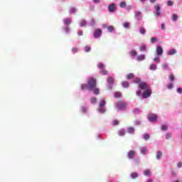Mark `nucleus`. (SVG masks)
Here are the masks:
<instances>
[{
    "mask_svg": "<svg viewBox=\"0 0 182 182\" xmlns=\"http://www.w3.org/2000/svg\"><path fill=\"white\" fill-rule=\"evenodd\" d=\"M174 182H179L178 181H174Z\"/></svg>",
    "mask_w": 182,
    "mask_h": 182,
    "instance_id": "nucleus-64",
    "label": "nucleus"
},
{
    "mask_svg": "<svg viewBox=\"0 0 182 182\" xmlns=\"http://www.w3.org/2000/svg\"><path fill=\"white\" fill-rule=\"evenodd\" d=\"M163 47L161 46H157L156 47V55L158 56H161V55H163Z\"/></svg>",
    "mask_w": 182,
    "mask_h": 182,
    "instance_id": "nucleus-8",
    "label": "nucleus"
},
{
    "mask_svg": "<svg viewBox=\"0 0 182 182\" xmlns=\"http://www.w3.org/2000/svg\"><path fill=\"white\" fill-rule=\"evenodd\" d=\"M88 86H89V90H93L97 86V80L95 78H90L88 80Z\"/></svg>",
    "mask_w": 182,
    "mask_h": 182,
    "instance_id": "nucleus-2",
    "label": "nucleus"
},
{
    "mask_svg": "<svg viewBox=\"0 0 182 182\" xmlns=\"http://www.w3.org/2000/svg\"><path fill=\"white\" fill-rule=\"evenodd\" d=\"M156 0H149V1L151 2V4H154L156 3Z\"/></svg>",
    "mask_w": 182,
    "mask_h": 182,
    "instance_id": "nucleus-62",
    "label": "nucleus"
},
{
    "mask_svg": "<svg viewBox=\"0 0 182 182\" xmlns=\"http://www.w3.org/2000/svg\"><path fill=\"white\" fill-rule=\"evenodd\" d=\"M131 177L132 178L134 179V178H137V177H139V173L137 172H132L131 173Z\"/></svg>",
    "mask_w": 182,
    "mask_h": 182,
    "instance_id": "nucleus-15",
    "label": "nucleus"
},
{
    "mask_svg": "<svg viewBox=\"0 0 182 182\" xmlns=\"http://www.w3.org/2000/svg\"><path fill=\"white\" fill-rule=\"evenodd\" d=\"M93 2H95V4H99V2H100V0H93Z\"/></svg>",
    "mask_w": 182,
    "mask_h": 182,
    "instance_id": "nucleus-61",
    "label": "nucleus"
},
{
    "mask_svg": "<svg viewBox=\"0 0 182 182\" xmlns=\"http://www.w3.org/2000/svg\"><path fill=\"white\" fill-rule=\"evenodd\" d=\"M134 83H137L138 87L141 89V90H145L142 93L143 99H147V97H150L151 96V89L149 88L147 82L141 81L140 78H135Z\"/></svg>",
    "mask_w": 182,
    "mask_h": 182,
    "instance_id": "nucleus-1",
    "label": "nucleus"
},
{
    "mask_svg": "<svg viewBox=\"0 0 182 182\" xmlns=\"http://www.w3.org/2000/svg\"><path fill=\"white\" fill-rule=\"evenodd\" d=\"M63 22H64L65 25H70V23H72V19H70V18H65L63 20Z\"/></svg>",
    "mask_w": 182,
    "mask_h": 182,
    "instance_id": "nucleus-13",
    "label": "nucleus"
},
{
    "mask_svg": "<svg viewBox=\"0 0 182 182\" xmlns=\"http://www.w3.org/2000/svg\"><path fill=\"white\" fill-rule=\"evenodd\" d=\"M114 97L117 98V97H122V92H117L114 94Z\"/></svg>",
    "mask_w": 182,
    "mask_h": 182,
    "instance_id": "nucleus-34",
    "label": "nucleus"
},
{
    "mask_svg": "<svg viewBox=\"0 0 182 182\" xmlns=\"http://www.w3.org/2000/svg\"><path fill=\"white\" fill-rule=\"evenodd\" d=\"M177 92H178V93H182V88L181 87H178V88H177Z\"/></svg>",
    "mask_w": 182,
    "mask_h": 182,
    "instance_id": "nucleus-58",
    "label": "nucleus"
},
{
    "mask_svg": "<svg viewBox=\"0 0 182 182\" xmlns=\"http://www.w3.org/2000/svg\"><path fill=\"white\" fill-rule=\"evenodd\" d=\"M81 89L82 90H89V84H82Z\"/></svg>",
    "mask_w": 182,
    "mask_h": 182,
    "instance_id": "nucleus-14",
    "label": "nucleus"
},
{
    "mask_svg": "<svg viewBox=\"0 0 182 182\" xmlns=\"http://www.w3.org/2000/svg\"><path fill=\"white\" fill-rule=\"evenodd\" d=\"M161 28L163 31H165L166 30V25L164 23H162L161 26Z\"/></svg>",
    "mask_w": 182,
    "mask_h": 182,
    "instance_id": "nucleus-53",
    "label": "nucleus"
},
{
    "mask_svg": "<svg viewBox=\"0 0 182 182\" xmlns=\"http://www.w3.org/2000/svg\"><path fill=\"white\" fill-rule=\"evenodd\" d=\"M140 150L142 154H146V153H147V148L146 147H141Z\"/></svg>",
    "mask_w": 182,
    "mask_h": 182,
    "instance_id": "nucleus-20",
    "label": "nucleus"
},
{
    "mask_svg": "<svg viewBox=\"0 0 182 182\" xmlns=\"http://www.w3.org/2000/svg\"><path fill=\"white\" fill-rule=\"evenodd\" d=\"M102 35V30L97 28L95 30V33H94V38H100V36H101Z\"/></svg>",
    "mask_w": 182,
    "mask_h": 182,
    "instance_id": "nucleus-7",
    "label": "nucleus"
},
{
    "mask_svg": "<svg viewBox=\"0 0 182 182\" xmlns=\"http://www.w3.org/2000/svg\"><path fill=\"white\" fill-rule=\"evenodd\" d=\"M135 16L139 20L141 19V11H135Z\"/></svg>",
    "mask_w": 182,
    "mask_h": 182,
    "instance_id": "nucleus-12",
    "label": "nucleus"
},
{
    "mask_svg": "<svg viewBox=\"0 0 182 182\" xmlns=\"http://www.w3.org/2000/svg\"><path fill=\"white\" fill-rule=\"evenodd\" d=\"M127 157H128V159H129V160H133V159H134V157H136V151H133V150H130L127 153Z\"/></svg>",
    "mask_w": 182,
    "mask_h": 182,
    "instance_id": "nucleus-5",
    "label": "nucleus"
},
{
    "mask_svg": "<svg viewBox=\"0 0 182 182\" xmlns=\"http://www.w3.org/2000/svg\"><path fill=\"white\" fill-rule=\"evenodd\" d=\"M81 112L82 113H86L87 112V108H86V107H81Z\"/></svg>",
    "mask_w": 182,
    "mask_h": 182,
    "instance_id": "nucleus-41",
    "label": "nucleus"
},
{
    "mask_svg": "<svg viewBox=\"0 0 182 182\" xmlns=\"http://www.w3.org/2000/svg\"><path fill=\"white\" fill-rule=\"evenodd\" d=\"M123 87H129V82L127 81H124L122 82Z\"/></svg>",
    "mask_w": 182,
    "mask_h": 182,
    "instance_id": "nucleus-36",
    "label": "nucleus"
},
{
    "mask_svg": "<svg viewBox=\"0 0 182 182\" xmlns=\"http://www.w3.org/2000/svg\"><path fill=\"white\" fill-rule=\"evenodd\" d=\"M151 43H155V42H157V38H151Z\"/></svg>",
    "mask_w": 182,
    "mask_h": 182,
    "instance_id": "nucleus-51",
    "label": "nucleus"
},
{
    "mask_svg": "<svg viewBox=\"0 0 182 182\" xmlns=\"http://www.w3.org/2000/svg\"><path fill=\"white\" fill-rule=\"evenodd\" d=\"M97 68H99V69H100V70L105 69V64L100 63L97 65Z\"/></svg>",
    "mask_w": 182,
    "mask_h": 182,
    "instance_id": "nucleus-26",
    "label": "nucleus"
},
{
    "mask_svg": "<svg viewBox=\"0 0 182 182\" xmlns=\"http://www.w3.org/2000/svg\"><path fill=\"white\" fill-rule=\"evenodd\" d=\"M167 5L168 6H173V5H174V2H173V1H168Z\"/></svg>",
    "mask_w": 182,
    "mask_h": 182,
    "instance_id": "nucleus-43",
    "label": "nucleus"
},
{
    "mask_svg": "<svg viewBox=\"0 0 182 182\" xmlns=\"http://www.w3.org/2000/svg\"><path fill=\"white\" fill-rule=\"evenodd\" d=\"M126 1H122L120 4H119V6L120 8H126Z\"/></svg>",
    "mask_w": 182,
    "mask_h": 182,
    "instance_id": "nucleus-30",
    "label": "nucleus"
},
{
    "mask_svg": "<svg viewBox=\"0 0 182 182\" xmlns=\"http://www.w3.org/2000/svg\"><path fill=\"white\" fill-rule=\"evenodd\" d=\"M100 107H104V106H106V101L101 100L99 104Z\"/></svg>",
    "mask_w": 182,
    "mask_h": 182,
    "instance_id": "nucleus-19",
    "label": "nucleus"
},
{
    "mask_svg": "<svg viewBox=\"0 0 182 182\" xmlns=\"http://www.w3.org/2000/svg\"><path fill=\"white\" fill-rule=\"evenodd\" d=\"M146 182H153V179H148Z\"/></svg>",
    "mask_w": 182,
    "mask_h": 182,
    "instance_id": "nucleus-63",
    "label": "nucleus"
},
{
    "mask_svg": "<svg viewBox=\"0 0 182 182\" xmlns=\"http://www.w3.org/2000/svg\"><path fill=\"white\" fill-rule=\"evenodd\" d=\"M77 35H78V36H83V31H78Z\"/></svg>",
    "mask_w": 182,
    "mask_h": 182,
    "instance_id": "nucleus-55",
    "label": "nucleus"
},
{
    "mask_svg": "<svg viewBox=\"0 0 182 182\" xmlns=\"http://www.w3.org/2000/svg\"><path fill=\"white\" fill-rule=\"evenodd\" d=\"M143 138L144 140H149V139H150V135L149 134H144Z\"/></svg>",
    "mask_w": 182,
    "mask_h": 182,
    "instance_id": "nucleus-29",
    "label": "nucleus"
},
{
    "mask_svg": "<svg viewBox=\"0 0 182 182\" xmlns=\"http://www.w3.org/2000/svg\"><path fill=\"white\" fill-rule=\"evenodd\" d=\"M98 112L100 113H105V112H106V109L103 107H100V108L98 109Z\"/></svg>",
    "mask_w": 182,
    "mask_h": 182,
    "instance_id": "nucleus-38",
    "label": "nucleus"
},
{
    "mask_svg": "<svg viewBox=\"0 0 182 182\" xmlns=\"http://www.w3.org/2000/svg\"><path fill=\"white\" fill-rule=\"evenodd\" d=\"M118 134L119 136H124V134H126V131H124V129H120Z\"/></svg>",
    "mask_w": 182,
    "mask_h": 182,
    "instance_id": "nucleus-22",
    "label": "nucleus"
},
{
    "mask_svg": "<svg viewBox=\"0 0 182 182\" xmlns=\"http://www.w3.org/2000/svg\"><path fill=\"white\" fill-rule=\"evenodd\" d=\"M154 62H156L157 63H160V58H155L154 59Z\"/></svg>",
    "mask_w": 182,
    "mask_h": 182,
    "instance_id": "nucleus-52",
    "label": "nucleus"
},
{
    "mask_svg": "<svg viewBox=\"0 0 182 182\" xmlns=\"http://www.w3.org/2000/svg\"><path fill=\"white\" fill-rule=\"evenodd\" d=\"M139 110L138 108H135V109H133L134 113H139Z\"/></svg>",
    "mask_w": 182,
    "mask_h": 182,
    "instance_id": "nucleus-57",
    "label": "nucleus"
},
{
    "mask_svg": "<svg viewBox=\"0 0 182 182\" xmlns=\"http://www.w3.org/2000/svg\"><path fill=\"white\" fill-rule=\"evenodd\" d=\"M146 49H147V47L145 45H142L139 47V50H141V52L146 50Z\"/></svg>",
    "mask_w": 182,
    "mask_h": 182,
    "instance_id": "nucleus-23",
    "label": "nucleus"
},
{
    "mask_svg": "<svg viewBox=\"0 0 182 182\" xmlns=\"http://www.w3.org/2000/svg\"><path fill=\"white\" fill-rule=\"evenodd\" d=\"M116 106L117 107H118L119 110H126V109L127 108V103L119 101L116 102Z\"/></svg>",
    "mask_w": 182,
    "mask_h": 182,
    "instance_id": "nucleus-3",
    "label": "nucleus"
},
{
    "mask_svg": "<svg viewBox=\"0 0 182 182\" xmlns=\"http://www.w3.org/2000/svg\"><path fill=\"white\" fill-rule=\"evenodd\" d=\"M171 136H172L171 134L168 133V134L166 135V140H170V139H171Z\"/></svg>",
    "mask_w": 182,
    "mask_h": 182,
    "instance_id": "nucleus-45",
    "label": "nucleus"
},
{
    "mask_svg": "<svg viewBox=\"0 0 182 182\" xmlns=\"http://www.w3.org/2000/svg\"><path fill=\"white\" fill-rule=\"evenodd\" d=\"M168 79H169V80H171V82H173V80H176V77H174V75L171 74L168 76Z\"/></svg>",
    "mask_w": 182,
    "mask_h": 182,
    "instance_id": "nucleus-25",
    "label": "nucleus"
},
{
    "mask_svg": "<svg viewBox=\"0 0 182 182\" xmlns=\"http://www.w3.org/2000/svg\"><path fill=\"white\" fill-rule=\"evenodd\" d=\"M177 166L178 167V168L182 167V162H178L177 164Z\"/></svg>",
    "mask_w": 182,
    "mask_h": 182,
    "instance_id": "nucleus-59",
    "label": "nucleus"
},
{
    "mask_svg": "<svg viewBox=\"0 0 182 182\" xmlns=\"http://www.w3.org/2000/svg\"><path fill=\"white\" fill-rule=\"evenodd\" d=\"M144 174L146 176H150V174H151V172H150V170H145L144 171Z\"/></svg>",
    "mask_w": 182,
    "mask_h": 182,
    "instance_id": "nucleus-28",
    "label": "nucleus"
},
{
    "mask_svg": "<svg viewBox=\"0 0 182 182\" xmlns=\"http://www.w3.org/2000/svg\"><path fill=\"white\" fill-rule=\"evenodd\" d=\"M161 156H163V153L161 152V151H158L156 154L157 160H160V159H161Z\"/></svg>",
    "mask_w": 182,
    "mask_h": 182,
    "instance_id": "nucleus-17",
    "label": "nucleus"
},
{
    "mask_svg": "<svg viewBox=\"0 0 182 182\" xmlns=\"http://www.w3.org/2000/svg\"><path fill=\"white\" fill-rule=\"evenodd\" d=\"M107 30L109 31V32H113V31H114V27L112 26H109L107 27Z\"/></svg>",
    "mask_w": 182,
    "mask_h": 182,
    "instance_id": "nucleus-39",
    "label": "nucleus"
},
{
    "mask_svg": "<svg viewBox=\"0 0 182 182\" xmlns=\"http://www.w3.org/2000/svg\"><path fill=\"white\" fill-rule=\"evenodd\" d=\"M148 120H149V122H156V120H157V115H156V114H148Z\"/></svg>",
    "mask_w": 182,
    "mask_h": 182,
    "instance_id": "nucleus-6",
    "label": "nucleus"
},
{
    "mask_svg": "<svg viewBox=\"0 0 182 182\" xmlns=\"http://www.w3.org/2000/svg\"><path fill=\"white\" fill-rule=\"evenodd\" d=\"M69 31H70V28H69V27L65 28L66 33H68L69 32Z\"/></svg>",
    "mask_w": 182,
    "mask_h": 182,
    "instance_id": "nucleus-60",
    "label": "nucleus"
},
{
    "mask_svg": "<svg viewBox=\"0 0 182 182\" xmlns=\"http://www.w3.org/2000/svg\"><path fill=\"white\" fill-rule=\"evenodd\" d=\"M155 9L156 11L155 14L156 16H160V15H161V11H160V6L159 4L156 5Z\"/></svg>",
    "mask_w": 182,
    "mask_h": 182,
    "instance_id": "nucleus-9",
    "label": "nucleus"
},
{
    "mask_svg": "<svg viewBox=\"0 0 182 182\" xmlns=\"http://www.w3.org/2000/svg\"><path fill=\"white\" fill-rule=\"evenodd\" d=\"M146 59V55H140L136 57V60L138 62H141V60H144Z\"/></svg>",
    "mask_w": 182,
    "mask_h": 182,
    "instance_id": "nucleus-11",
    "label": "nucleus"
},
{
    "mask_svg": "<svg viewBox=\"0 0 182 182\" xmlns=\"http://www.w3.org/2000/svg\"><path fill=\"white\" fill-rule=\"evenodd\" d=\"M128 132L129 133H134V127H129L128 128Z\"/></svg>",
    "mask_w": 182,
    "mask_h": 182,
    "instance_id": "nucleus-44",
    "label": "nucleus"
},
{
    "mask_svg": "<svg viewBox=\"0 0 182 182\" xmlns=\"http://www.w3.org/2000/svg\"><path fill=\"white\" fill-rule=\"evenodd\" d=\"M161 130H167L168 129V127L166 124L162 125L161 127Z\"/></svg>",
    "mask_w": 182,
    "mask_h": 182,
    "instance_id": "nucleus-40",
    "label": "nucleus"
},
{
    "mask_svg": "<svg viewBox=\"0 0 182 182\" xmlns=\"http://www.w3.org/2000/svg\"><path fill=\"white\" fill-rule=\"evenodd\" d=\"M136 96H140L141 95V90L136 91Z\"/></svg>",
    "mask_w": 182,
    "mask_h": 182,
    "instance_id": "nucleus-56",
    "label": "nucleus"
},
{
    "mask_svg": "<svg viewBox=\"0 0 182 182\" xmlns=\"http://www.w3.org/2000/svg\"><path fill=\"white\" fill-rule=\"evenodd\" d=\"M86 23H87L86 21L82 20L81 21L80 26H86Z\"/></svg>",
    "mask_w": 182,
    "mask_h": 182,
    "instance_id": "nucleus-46",
    "label": "nucleus"
},
{
    "mask_svg": "<svg viewBox=\"0 0 182 182\" xmlns=\"http://www.w3.org/2000/svg\"><path fill=\"white\" fill-rule=\"evenodd\" d=\"M168 89H173V84L170 83L167 85Z\"/></svg>",
    "mask_w": 182,
    "mask_h": 182,
    "instance_id": "nucleus-54",
    "label": "nucleus"
},
{
    "mask_svg": "<svg viewBox=\"0 0 182 182\" xmlns=\"http://www.w3.org/2000/svg\"><path fill=\"white\" fill-rule=\"evenodd\" d=\"M176 53H177V51L176 50H171L168 52V55H176Z\"/></svg>",
    "mask_w": 182,
    "mask_h": 182,
    "instance_id": "nucleus-35",
    "label": "nucleus"
},
{
    "mask_svg": "<svg viewBox=\"0 0 182 182\" xmlns=\"http://www.w3.org/2000/svg\"><path fill=\"white\" fill-rule=\"evenodd\" d=\"M119 124V120H117V119L114 120L113 126H118Z\"/></svg>",
    "mask_w": 182,
    "mask_h": 182,
    "instance_id": "nucleus-47",
    "label": "nucleus"
},
{
    "mask_svg": "<svg viewBox=\"0 0 182 182\" xmlns=\"http://www.w3.org/2000/svg\"><path fill=\"white\" fill-rule=\"evenodd\" d=\"M149 69H150L151 70H156V69H157V65H155V64H151V65H150Z\"/></svg>",
    "mask_w": 182,
    "mask_h": 182,
    "instance_id": "nucleus-24",
    "label": "nucleus"
},
{
    "mask_svg": "<svg viewBox=\"0 0 182 182\" xmlns=\"http://www.w3.org/2000/svg\"><path fill=\"white\" fill-rule=\"evenodd\" d=\"M78 50H79V49L77 48H72V52H73V53H77Z\"/></svg>",
    "mask_w": 182,
    "mask_h": 182,
    "instance_id": "nucleus-48",
    "label": "nucleus"
},
{
    "mask_svg": "<svg viewBox=\"0 0 182 182\" xmlns=\"http://www.w3.org/2000/svg\"><path fill=\"white\" fill-rule=\"evenodd\" d=\"M96 102H97V100L96 99V97H91V103L95 104L96 103Z\"/></svg>",
    "mask_w": 182,
    "mask_h": 182,
    "instance_id": "nucleus-42",
    "label": "nucleus"
},
{
    "mask_svg": "<svg viewBox=\"0 0 182 182\" xmlns=\"http://www.w3.org/2000/svg\"><path fill=\"white\" fill-rule=\"evenodd\" d=\"M129 55L131 56H137V52H136L134 50H132L129 52Z\"/></svg>",
    "mask_w": 182,
    "mask_h": 182,
    "instance_id": "nucleus-21",
    "label": "nucleus"
},
{
    "mask_svg": "<svg viewBox=\"0 0 182 182\" xmlns=\"http://www.w3.org/2000/svg\"><path fill=\"white\" fill-rule=\"evenodd\" d=\"M122 25H123L124 28H130V23H127V22L123 23Z\"/></svg>",
    "mask_w": 182,
    "mask_h": 182,
    "instance_id": "nucleus-37",
    "label": "nucleus"
},
{
    "mask_svg": "<svg viewBox=\"0 0 182 182\" xmlns=\"http://www.w3.org/2000/svg\"><path fill=\"white\" fill-rule=\"evenodd\" d=\"M162 68H164V69H168V70L169 69L168 65L166 63L162 65Z\"/></svg>",
    "mask_w": 182,
    "mask_h": 182,
    "instance_id": "nucleus-49",
    "label": "nucleus"
},
{
    "mask_svg": "<svg viewBox=\"0 0 182 182\" xmlns=\"http://www.w3.org/2000/svg\"><path fill=\"white\" fill-rule=\"evenodd\" d=\"M93 92H94V95H99V93H100V90H99V88H94L93 90Z\"/></svg>",
    "mask_w": 182,
    "mask_h": 182,
    "instance_id": "nucleus-33",
    "label": "nucleus"
},
{
    "mask_svg": "<svg viewBox=\"0 0 182 182\" xmlns=\"http://www.w3.org/2000/svg\"><path fill=\"white\" fill-rule=\"evenodd\" d=\"M177 19H178V16H177V14H173L172 15V21H177Z\"/></svg>",
    "mask_w": 182,
    "mask_h": 182,
    "instance_id": "nucleus-32",
    "label": "nucleus"
},
{
    "mask_svg": "<svg viewBox=\"0 0 182 182\" xmlns=\"http://www.w3.org/2000/svg\"><path fill=\"white\" fill-rule=\"evenodd\" d=\"M133 77H134V74L133 73H129L127 76V78L128 79V80L130 79H133Z\"/></svg>",
    "mask_w": 182,
    "mask_h": 182,
    "instance_id": "nucleus-27",
    "label": "nucleus"
},
{
    "mask_svg": "<svg viewBox=\"0 0 182 182\" xmlns=\"http://www.w3.org/2000/svg\"><path fill=\"white\" fill-rule=\"evenodd\" d=\"M84 49H85V52H90V50H92V49L90 48V46H85Z\"/></svg>",
    "mask_w": 182,
    "mask_h": 182,
    "instance_id": "nucleus-31",
    "label": "nucleus"
},
{
    "mask_svg": "<svg viewBox=\"0 0 182 182\" xmlns=\"http://www.w3.org/2000/svg\"><path fill=\"white\" fill-rule=\"evenodd\" d=\"M70 12H71V14H75V12H76V8H75V7L71 8Z\"/></svg>",
    "mask_w": 182,
    "mask_h": 182,
    "instance_id": "nucleus-50",
    "label": "nucleus"
},
{
    "mask_svg": "<svg viewBox=\"0 0 182 182\" xmlns=\"http://www.w3.org/2000/svg\"><path fill=\"white\" fill-rule=\"evenodd\" d=\"M107 82L109 85H113L114 83V78L112 77H108L107 79Z\"/></svg>",
    "mask_w": 182,
    "mask_h": 182,
    "instance_id": "nucleus-10",
    "label": "nucleus"
},
{
    "mask_svg": "<svg viewBox=\"0 0 182 182\" xmlns=\"http://www.w3.org/2000/svg\"><path fill=\"white\" fill-rule=\"evenodd\" d=\"M139 33H141V35H144L146 33V28H144V27H140Z\"/></svg>",
    "mask_w": 182,
    "mask_h": 182,
    "instance_id": "nucleus-18",
    "label": "nucleus"
},
{
    "mask_svg": "<svg viewBox=\"0 0 182 182\" xmlns=\"http://www.w3.org/2000/svg\"><path fill=\"white\" fill-rule=\"evenodd\" d=\"M100 73L101 75H107L109 74V72L104 68L100 70Z\"/></svg>",
    "mask_w": 182,
    "mask_h": 182,
    "instance_id": "nucleus-16",
    "label": "nucleus"
},
{
    "mask_svg": "<svg viewBox=\"0 0 182 182\" xmlns=\"http://www.w3.org/2000/svg\"><path fill=\"white\" fill-rule=\"evenodd\" d=\"M116 9H117V8L116 7V4L114 3L109 4L108 6V11L109 12H111V14H113V12H115Z\"/></svg>",
    "mask_w": 182,
    "mask_h": 182,
    "instance_id": "nucleus-4",
    "label": "nucleus"
}]
</instances>
